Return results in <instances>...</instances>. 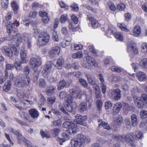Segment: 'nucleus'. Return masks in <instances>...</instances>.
<instances>
[{"mask_svg":"<svg viewBox=\"0 0 147 147\" xmlns=\"http://www.w3.org/2000/svg\"><path fill=\"white\" fill-rule=\"evenodd\" d=\"M30 67L28 66H26L24 70V72L26 74L24 77L20 78L19 76L17 77L16 80L15 84L19 87H24L29 85L30 82V79L28 75L29 74L30 71Z\"/></svg>","mask_w":147,"mask_h":147,"instance_id":"1","label":"nucleus"},{"mask_svg":"<svg viewBox=\"0 0 147 147\" xmlns=\"http://www.w3.org/2000/svg\"><path fill=\"white\" fill-rule=\"evenodd\" d=\"M29 113L31 117L28 115L27 113L25 112H22V114L23 115L24 117L29 122H34V119H37L39 115L38 111L35 109H31L29 111Z\"/></svg>","mask_w":147,"mask_h":147,"instance_id":"2","label":"nucleus"},{"mask_svg":"<svg viewBox=\"0 0 147 147\" xmlns=\"http://www.w3.org/2000/svg\"><path fill=\"white\" fill-rule=\"evenodd\" d=\"M50 38V35L48 33L45 32H41L38 37V44L40 46L44 45L49 41Z\"/></svg>","mask_w":147,"mask_h":147,"instance_id":"3","label":"nucleus"},{"mask_svg":"<svg viewBox=\"0 0 147 147\" xmlns=\"http://www.w3.org/2000/svg\"><path fill=\"white\" fill-rule=\"evenodd\" d=\"M72 95L69 94L65 97V106L66 110L69 112H71L73 108L76 107V103L74 102V99Z\"/></svg>","mask_w":147,"mask_h":147,"instance_id":"4","label":"nucleus"},{"mask_svg":"<svg viewBox=\"0 0 147 147\" xmlns=\"http://www.w3.org/2000/svg\"><path fill=\"white\" fill-rule=\"evenodd\" d=\"M140 91L139 89L136 87H134L131 90V94L134 98L135 104L139 108H141L142 106V105L141 103L142 101L140 100L141 98L140 97H138L136 95H137Z\"/></svg>","mask_w":147,"mask_h":147,"instance_id":"5","label":"nucleus"},{"mask_svg":"<svg viewBox=\"0 0 147 147\" xmlns=\"http://www.w3.org/2000/svg\"><path fill=\"white\" fill-rule=\"evenodd\" d=\"M42 62L41 58L39 56H37L36 57L31 58L30 59V63L34 71L36 72L38 67L41 65Z\"/></svg>","mask_w":147,"mask_h":147,"instance_id":"6","label":"nucleus"},{"mask_svg":"<svg viewBox=\"0 0 147 147\" xmlns=\"http://www.w3.org/2000/svg\"><path fill=\"white\" fill-rule=\"evenodd\" d=\"M63 126L65 128H68L66 131L70 134L76 133L78 131L77 125L72 122L66 121L63 123Z\"/></svg>","mask_w":147,"mask_h":147,"instance_id":"7","label":"nucleus"},{"mask_svg":"<svg viewBox=\"0 0 147 147\" xmlns=\"http://www.w3.org/2000/svg\"><path fill=\"white\" fill-rule=\"evenodd\" d=\"M1 50L3 53L9 57H12L13 55H18L19 54V51L15 47L10 49L4 46L1 48Z\"/></svg>","mask_w":147,"mask_h":147,"instance_id":"8","label":"nucleus"},{"mask_svg":"<svg viewBox=\"0 0 147 147\" xmlns=\"http://www.w3.org/2000/svg\"><path fill=\"white\" fill-rule=\"evenodd\" d=\"M71 144L72 147H83V136L78 135L77 138L71 140Z\"/></svg>","mask_w":147,"mask_h":147,"instance_id":"9","label":"nucleus"},{"mask_svg":"<svg viewBox=\"0 0 147 147\" xmlns=\"http://www.w3.org/2000/svg\"><path fill=\"white\" fill-rule=\"evenodd\" d=\"M86 63L85 64L84 67L87 69H90L91 67V65L95 67H97L98 64L96 62L95 59L90 56H88L86 57Z\"/></svg>","mask_w":147,"mask_h":147,"instance_id":"10","label":"nucleus"},{"mask_svg":"<svg viewBox=\"0 0 147 147\" xmlns=\"http://www.w3.org/2000/svg\"><path fill=\"white\" fill-rule=\"evenodd\" d=\"M27 51L26 50V47L22 46L20 48V57L22 63H25L27 61Z\"/></svg>","mask_w":147,"mask_h":147,"instance_id":"11","label":"nucleus"},{"mask_svg":"<svg viewBox=\"0 0 147 147\" xmlns=\"http://www.w3.org/2000/svg\"><path fill=\"white\" fill-rule=\"evenodd\" d=\"M60 51V47L58 46L52 47L49 52V54L51 57H57L59 55Z\"/></svg>","mask_w":147,"mask_h":147,"instance_id":"12","label":"nucleus"},{"mask_svg":"<svg viewBox=\"0 0 147 147\" xmlns=\"http://www.w3.org/2000/svg\"><path fill=\"white\" fill-rule=\"evenodd\" d=\"M124 140L132 147H134V137L130 134H127V135H124Z\"/></svg>","mask_w":147,"mask_h":147,"instance_id":"13","label":"nucleus"},{"mask_svg":"<svg viewBox=\"0 0 147 147\" xmlns=\"http://www.w3.org/2000/svg\"><path fill=\"white\" fill-rule=\"evenodd\" d=\"M52 65V63L51 61L48 62L46 64L44 69V76H47L51 72Z\"/></svg>","mask_w":147,"mask_h":147,"instance_id":"14","label":"nucleus"},{"mask_svg":"<svg viewBox=\"0 0 147 147\" xmlns=\"http://www.w3.org/2000/svg\"><path fill=\"white\" fill-rule=\"evenodd\" d=\"M122 107L121 103L119 102L116 103L113 106V113L114 114L117 115L121 110Z\"/></svg>","mask_w":147,"mask_h":147,"instance_id":"15","label":"nucleus"},{"mask_svg":"<svg viewBox=\"0 0 147 147\" xmlns=\"http://www.w3.org/2000/svg\"><path fill=\"white\" fill-rule=\"evenodd\" d=\"M121 90L118 88L114 89L112 90V94L114 96V98L115 100H120L121 98Z\"/></svg>","mask_w":147,"mask_h":147,"instance_id":"16","label":"nucleus"},{"mask_svg":"<svg viewBox=\"0 0 147 147\" xmlns=\"http://www.w3.org/2000/svg\"><path fill=\"white\" fill-rule=\"evenodd\" d=\"M69 91L71 94L73 96V97L76 96L78 98H80L82 97V92L81 89L78 91L76 95V91L74 89H72L70 90Z\"/></svg>","mask_w":147,"mask_h":147,"instance_id":"17","label":"nucleus"},{"mask_svg":"<svg viewBox=\"0 0 147 147\" xmlns=\"http://www.w3.org/2000/svg\"><path fill=\"white\" fill-rule=\"evenodd\" d=\"M141 30L139 25H136L133 30L132 34L135 37L138 36L140 34Z\"/></svg>","mask_w":147,"mask_h":147,"instance_id":"18","label":"nucleus"},{"mask_svg":"<svg viewBox=\"0 0 147 147\" xmlns=\"http://www.w3.org/2000/svg\"><path fill=\"white\" fill-rule=\"evenodd\" d=\"M128 48L130 49L134 54H136L138 53V51L136 48V44L133 42H130V44L128 46Z\"/></svg>","mask_w":147,"mask_h":147,"instance_id":"19","label":"nucleus"},{"mask_svg":"<svg viewBox=\"0 0 147 147\" xmlns=\"http://www.w3.org/2000/svg\"><path fill=\"white\" fill-rule=\"evenodd\" d=\"M39 14L41 17H42V20L43 22L45 23H47L49 20L47 14L46 12L40 11L39 12Z\"/></svg>","mask_w":147,"mask_h":147,"instance_id":"20","label":"nucleus"},{"mask_svg":"<svg viewBox=\"0 0 147 147\" xmlns=\"http://www.w3.org/2000/svg\"><path fill=\"white\" fill-rule=\"evenodd\" d=\"M63 63L64 59L62 57H59L57 59L56 63L55 65L57 69H61L62 68Z\"/></svg>","mask_w":147,"mask_h":147,"instance_id":"21","label":"nucleus"},{"mask_svg":"<svg viewBox=\"0 0 147 147\" xmlns=\"http://www.w3.org/2000/svg\"><path fill=\"white\" fill-rule=\"evenodd\" d=\"M71 82L70 81L67 84L64 80H62L60 81L57 86V89L60 90L63 88L65 86L66 87H68L70 85Z\"/></svg>","mask_w":147,"mask_h":147,"instance_id":"22","label":"nucleus"},{"mask_svg":"<svg viewBox=\"0 0 147 147\" xmlns=\"http://www.w3.org/2000/svg\"><path fill=\"white\" fill-rule=\"evenodd\" d=\"M88 19L91 21L92 26L94 28H96L98 26V23L96 20L90 14L88 15Z\"/></svg>","mask_w":147,"mask_h":147,"instance_id":"23","label":"nucleus"},{"mask_svg":"<svg viewBox=\"0 0 147 147\" xmlns=\"http://www.w3.org/2000/svg\"><path fill=\"white\" fill-rule=\"evenodd\" d=\"M122 118L120 116H119L114 120V126L116 128L118 127L122 122Z\"/></svg>","mask_w":147,"mask_h":147,"instance_id":"24","label":"nucleus"},{"mask_svg":"<svg viewBox=\"0 0 147 147\" xmlns=\"http://www.w3.org/2000/svg\"><path fill=\"white\" fill-rule=\"evenodd\" d=\"M136 76L140 81H144L146 79V75L142 72L140 71L137 73Z\"/></svg>","mask_w":147,"mask_h":147,"instance_id":"25","label":"nucleus"},{"mask_svg":"<svg viewBox=\"0 0 147 147\" xmlns=\"http://www.w3.org/2000/svg\"><path fill=\"white\" fill-rule=\"evenodd\" d=\"M98 127H100V126L101 125L105 129H109L110 128V127L109 124L105 122L104 121H102V120L100 119L98 121Z\"/></svg>","mask_w":147,"mask_h":147,"instance_id":"26","label":"nucleus"},{"mask_svg":"<svg viewBox=\"0 0 147 147\" xmlns=\"http://www.w3.org/2000/svg\"><path fill=\"white\" fill-rule=\"evenodd\" d=\"M13 36V38L18 42L20 43L23 41V38L22 35L20 33H16Z\"/></svg>","mask_w":147,"mask_h":147,"instance_id":"27","label":"nucleus"},{"mask_svg":"<svg viewBox=\"0 0 147 147\" xmlns=\"http://www.w3.org/2000/svg\"><path fill=\"white\" fill-rule=\"evenodd\" d=\"M11 86V82L10 81L7 82L5 84L3 87V90L5 92H8L10 89Z\"/></svg>","mask_w":147,"mask_h":147,"instance_id":"28","label":"nucleus"},{"mask_svg":"<svg viewBox=\"0 0 147 147\" xmlns=\"http://www.w3.org/2000/svg\"><path fill=\"white\" fill-rule=\"evenodd\" d=\"M124 135H119L116 134L112 135V137L114 139L119 141L122 142L124 141Z\"/></svg>","mask_w":147,"mask_h":147,"instance_id":"29","label":"nucleus"},{"mask_svg":"<svg viewBox=\"0 0 147 147\" xmlns=\"http://www.w3.org/2000/svg\"><path fill=\"white\" fill-rule=\"evenodd\" d=\"M71 42V38L70 37L68 38L67 39L63 40L61 43V47L65 48L66 46L69 45Z\"/></svg>","mask_w":147,"mask_h":147,"instance_id":"30","label":"nucleus"},{"mask_svg":"<svg viewBox=\"0 0 147 147\" xmlns=\"http://www.w3.org/2000/svg\"><path fill=\"white\" fill-rule=\"evenodd\" d=\"M56 89L54 86H50L47 88L45 90L46 94L48 95H50L54 93V91Z\"/></svg>","mask_w":147,"mask_h":147,"instance_id":"31","label":"nucleus"},{"mask_svg":"<svg viewBox=\"0 0 147 147\" xmlns=\"http://www.w3.org/2000/svg\"><path fill=\"white\" fill-rule=\"evenodd\" d=\"M86 76L87 77L88 81L90 84L93 86L96 85L95 82L92 76L86 74Z\"/></svg>","mask_w":147,"mask_h":147,"instance_id":"32","label":"nucleus"},{"mask_svg":"<svg viewBox=\"0 0 147 147\" xmlns=\"http://www.w3.org/2000/svg\"><path fill=\"white\" fill-rule=\"evenodd\" d=\"M10 98L11 100L14 102L15 103L14 104V105L19 109L21 110L22 108V107L21 104H18L19 102L16 100L15 98L14 97L11 96Z\"/></svg>","mask_w":147,"mask_h":147,"instance_id":"33","label":"nucleus"},{"mask_svg":"<svg viewBox=\"0 0 147 147\" xmlns=\"http://www.w3.org/2000/svg\"><path fill=\"white\" fill-rule=\"evenodd\" d=\"M139 65L141 67L147 69V59L144 58L142 59L140 61Z\"/></svg>","mask_w":147,"mask_h":147,"instance_id":"34","label":"nucleus"},{"mask_svg":"<svg viewBox=\"0 0 147 147\" xmlns=\"http://www.w3.org/2000/svg\"><path fill=\"white\" fill-rule=\"evenodd\" d=\"M76 118L74 120L75 122L78 124L83 125V119L82 116L79 114H78L76 116Z\"/></svg>","mask_w":147,"mask_h":147,"instance_id":"35","label":"nucleus"},{"mask_svg":"<svg viewBox=\"0 0 147 147\" xmlns=\"http://www.w3.org/2000/svg\"><path fill=\"white\" fill-rule=\"evenodd\" d=\"M83 47V45L81 44H73L71 45V48L76 50L82 49Z\"/></svg>","mask_w":147,"mask_h":147,"instance_id":"36","label":"nucleus"},{"mask_svg":"<svg viewBox=\"0 0 147 147\" xmlns=\"http://www.w3.org/2000/svg\"><path fill=\"white\" fill-rule=\"evenodd\" d=\"M131 121L132 126H135L137 125L138 122L137 116L134 114H132L131 115Z\"/></svg>","mask_w":147,"mask_h":147,"instance_id":"37","label":"nucleus"},{"mask_svg":"<svg viewBox=\"0 0 147 147\" xmlns=\"http://www.w3.org/2000/svg\"><path fill=\"white\" fill-rule=\"evenodd\" d=\"M61 132L59 128H55L51 130V133L52 136L54 137H57Z\"/></svg>","mask_w":147,"mask_h":147,"instance_id":"38","label":"nucleus"},{"mask_svg":"<svg viewBox=\"0 0 147 147\" xmlns=\"http://www.w3.org/2000/svg\"><path fill=\"white\" fill-rule=\"evenodd\" d=\"M11 6L13 8L15 13H17V11L19 9V6L16 2L13 1L11 3Z\"/></svg>","mask_w":147,"mask_h":147,"instance_id":"39","label":"nucleus"},{"mask_svg":"<svg viewBox=\"0 0 147 147\" xmlns=\"http://www.w3.org/2000/svg\"><path fill=\"white\" fill-rule=\"evenodd\" d=\"M52 36L53 40L56 42L59 41L58 35L57 32L55 30H53L52 33Z\"/></svg>","mask_w":147,"mask_h":147,"instance_id":"40","label":"nucleus"},{"mask_svg":"<svg viewBox=\"0 0 147 147\" xmlns=\"http://www.w3.org/2000/svg\"><path fill=\"white\" fill-rule=\"evenodd\" d=\"M141 50L142 53H144L147 55V43L144 42L142 44Z\"/></svg>","mask_w":147,"mask_h":147,"instance_id":"41","label":"nucleus"},{"mask_svg":"<svg viewBox=\"0 0 147 147\" xmlns=\"http://www.w3.org/2000/svg\"><path fill=\"white\" fill-rule=\"evenodd\" d=\"M139 127L142 128L143 130L146 131L147 130V124L146 120H145L142 121L140 124Z\"/></svg>","mask_w":147,"mask_h":147,"instance_id":"42","label":"nucleus"},{"mask_svg":"<svg viewBox=\"0 0 147 147\" xmlns=\"http://www.w3.org/2000/svg\"><path fill=\"white\" fill-rule=\"evenodd\" d=\"M133 135L136 140L141 139L143 137V134L139 131H137L135 134H133Z\"/></svg>","mask_w":147,"mask_h":147,"instance_id":"43","label":"nucleus"},{"mask_svg":"<svg viewBox=\"0 0 147 147\" xmlns=\"http://www.w3.org/2000/svg\"><path fill=\"white\" fill-rule=\"evenodd\" d=\"M68 19V16L67 14H64L61 16L60 22L61 23H64Z\"/></svg>","mask_w":147,"mask_h":147,"instance_id":"44","label":"nucleus"},{"mask_svg":"<svg viewBox=\"0 0 147 147\" xmlns=\"http://www.w3.org/2000/svg\"><path fill=\"white\" fill-rule=\"evenodd\" d=\"M115 38L119 41H122L123 39V36L122 34L120 32H117L114 35Z\"/></svg>","mask_w":147,"mask_h":147,"instance_id":"45","label":"nucleus"},{"mask_svg":"<svg viewBox=\"0 0 147 147\" xmlns=\"http://www.w3.org/2000/svg\"><path fill=\"white\" fill-rule=\"evenodd\" d=\"M133 107L129 106L128 105H126L124 107L123 110L125 113L126 114L128 112L130 111L133 109Z\"/></svg>","mask_w":147,"mask_h":147,"instance_id":"46","label":"nucleus"},{"mask_svg":"<svg viewBox=\"0 0 147 147\" xmlns=\"http://www.w3.org/2000/svg\"><path fill=\"white\" fill-rule=\"evenodd\" d=\"M8 131L9 132L13 134L16 135L17 136L18 135H20V134L21 133L20 132L19 130H16L13 129V128L10 127L8 129Z\"/></svg>","mask_w":147,"mask_h":147,"instance_id":"47","label":"nucleus"},{"mask_svg":"<svg viewBox=\"0 0 147 147\" xmlns=\"http://www.w3.org/2000/svg\"><path fill=\"white\" fill-rule=\"evenodd\" d=\"M82 56L83 54L82 51L78 52L76 53H74L72 54V57L74 59L80 58Z\"/></svg>","mask_w":147,"mask_h":147,"instance_id":"48","label":"nucleus"},{"mask_svg":"<svg viewBox=\"0 0 147 147\" xmlns=\"http://www.w3.org/2000/svg\"><path fill=\"white\" fill-rule=\"evenodd\" d=\"M118 26L122 30L128 32V30L126 28L125 25L123 23H119L117 24Z\"/></svg>","mask_w":147,"mask_h":147,"instance_id":"49","label":"nucleus"},{"mask_svg":"<svg viewBox=\"0 0 147 147\" xmlns=\"http://www.w3.org/2000/svg\"><path fill=\"white\" fill-rule=\"evenodd\" d=\"M20 135H18V142L19 144H21L23 142H26V140L25 138L22 136L21 134H20Z\"/></svg>","mask_w":147,"mask_h":147,"instance_id":"50","label":"nucleus"},{"mask_svg":"<svg viewBox=\"0 0 147 147\" xmlns=\"http://www.w3.org/2000/svg\"><path fill=\"white\" fill-rule=\"evenodd\" d=\"M108 5L110 10L113 11H114L116 9L115 6L114 4L112 2L109 1L108 3Z\"/></svg>","mask_w":147,"mask_h":147,"instance_id":"51","label":"nucleus"},{"mask_svg":"<svg viewBox=\"0 0 147 147\" xmlns=\"http://www.w3.org/2000/svg\"><path fill=\"white\" fill-rule=\"evenodd\" d=\"M22 62L21 61H16L15 64L14 66L15 67L16 69V70L18 71H20L22 68V67L21 66V65L22 64Z\"/></svg>","mask_w":147,"mask_h":147,"instance_id":"52","label":"nucleus"},{"mask_svg":"<svg viewBox=\"0 0 147 147\" xmlns=\"http://www.w3.org/2000/svg\"><path fill=\"white\" fill-rule=\"evenodd\" d=\"M125 121L127 127L128 128H131L132 125V123H131L129 119L128 118H126L125 119Z\"/></svg>","mask_w":147,"mask_h":147,"instance_id":"53","label":"nucleus"},{"mask_svg":"<svg viewBox=\"0 0 147 147\" xmlns=\"http://www.w3.org/2000/svg\"><path fill=\"white\" fill-rule=\"evenodd\" d=\"M89 51L92 53L94 56H95L97 53V51L94 48L92 45L90 46L89 47Z\"/></svg>","mask_w":147,"mask_h":147,"instance_id":"54","label":"nucleus"},{"mask_svg":"<svg viewBox=\"0 0 147 147\" xmlns=\"http://www.w3.org/2000/svg\"><path fill=\"white\" fill-rule=\"evenodd\" d=\"M9 1L8 0H3L1 3L2 7L4 9L7 7Z\"/></svg>","mask_w":147,"mask_h":147,"instance_id":"55","label":"nucleus"},{"mask_svg":"<svg viewBox=\"0 0 147 147\" xmlns=\"http://www.w3.org/2000/svg\"><path fill=\"white\" fill-rule=\"evenodd\" d=\"M140 116L141 118L144 119L147 117V111L142 110L140 111Z\"/></svg>","mask_w":147,"mask_h":147,"instance_id":"56","label":"nucleus"},{"mask_svg":"<svg viewBox=\"0 0 147 147\" xmlns=\"http://www.w3.org/2000/svg\"><path fill=\"white\" fill-rule=\"evenodd\" d=\"M141 99H140V100L141 101H142L141 103L142 105V107L140 108H142L143 106V104L142 103L143 101H145L146 102H147V96L145 94H143L142 95V97L141 98H140Z\"/></svg>","mask_w":147,"mask_h":147,"instance_id":"57","label":"nucleus"},{"mask_svg":"<svg viewBox=\"0 0 147 147\" xmlns=\"http://www.w3.org/2000/svg\"><path fill=\"white\" fill-rule=\"evenodd\" d=\"M125 6L123 3L119 4L117 7V10L120 11L123 10L125 8Z\"/></svg>","mask_w":147,"mask_h":147,"instance_id":"58","label":"nucleus"},{"mask_svg":"<svg viewBox=\"0 0 147 147\" xmlns=\"http://www.w3.org/2000/svg\"><path fill=\"white\" fill-rule=\"evenodd\" d=\"M96 104H97V107L98 109L100 110L102 106V101L100 100H98L96 101Z\"/></svg>","mask_w":147,"mask_h":147,"instance_id":"59","label":"nucleus"},{"mask_svg":"<svg viewBox=\"0 0 147 147\" xmlns=\"http://www.w3.org/2000/svg\"><path fill=\"white\" fill-rule=\"evenodd\" d=\"M71 18L72 20L74 22L75 24H77L78 23V18L75 15H72Z\"/></svg>","mask_w":147,"mask_h":147,"instance_id":"60","label":"nucleus"},{"mask_svg":"<svg viewBox=\"0 0 147 147\" xmlns=\"http://www.w3.org/2000/svg\"><path fill=\"white\" fill-rule=\"evenodd\" d=\"M90 141V138L88 136H83V143L87 144Z\"/></svg>","mask_w":147,"mask_h":147,"instance_id":"61","label":"nucleus"},{"mask_svg":"<svg viewBox=\"0 0 147 147\" xmlns=\"http://www.w3.org/2000/svg\"><path fill=\"white\" fill-rule=\"evenodd\" d=\"M111 70L113 71L119 72L121 71V69L116 66H113L111 67Z\"/></svg>","mask_w":147,"mask_h":147,"instance_id":"62","label":"nucleus"},{"mask_svg":"<svg viewBox=\"0 0 147 147\" xmlns=\"http://www.w3.org/2000/svg\"><path fill=\"white\" fill-rule=\"evenodd\" d=\"M62 138L65 141L69 140L70 138V137L66 133L63 132L62 134Z\"/></svg>","mask_w":147,"mask_h":147,"instance_id":"63","label":"nucleus"},{"mask_svg":"<svg viewBox=\"0 0 147 147\" xmlns=\"http://www.w3.org/2000/svg\"><path fill=\"white\" fill-rule=\"evenodd\" d=\"M39 85L40 87H45L46 86V84L44 80L42 79H40Z\"/></svg>","mask_w":147,"mask_h":147,"instance_id":"64","label":"nucleus"}]
</instances>
